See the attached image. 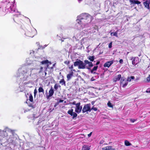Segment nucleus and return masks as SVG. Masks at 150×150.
<instances>
[{"mask_svg": "<svg viewBox=\"0 0 150 150\" xmlns=\"http://www.w3.org/2000/svg\"><path fill=\"white\" fill-rule=\"evenodd\" d=\"M92 17L87 13H82L77 17L76 21L77 23L82 25H85L88 22H90L92 20Z\"/></svg>", "mask_w": 150, "mask_h": 150, "instance_id": "f257e3e1", "label": "nucleus"}, {"mask_svg": "<svg viewBox=\"0 0 150 150\" xmlns=\"http://www.w3.org/2000/svg\"><path fill=\"white\" fill-rule=\"evenodd\" d=\"M84 63L80 60L77 59L76 61L74 62V65L76 67L78 66L79 69H84L86 68L89 69L91 67H93V65L92 62H89L87 60H85Z\"/></svg>", "mask_w": 150, "mask_h": 150, "instance_id": "f03ea898", "label": "nucleus"}, {"mask_svg": "<svg viewBox=\"0 0 150 150\" xmlns=\"http://www.w3.org/2000/svg\"><path fill=\"white\" fill-rule=\"evenodd\" d=\"M11 6L7 3L3 2L0 3V13L4 14V13H7L9 11Z\"/></svg>", "mask_w": 150, "mask_h": 150, "instance_id": "7ed1b4c3", "label": "nucleus"}, {"mask_svg": "<svg viewBox=\"0 0 150 150\" xmlns=\"http://www.w3.org/2000/svg\"><path fill=\"white\" fill-rule=\"evenodd\" d=\"M91 105L90 103L85 105L82 110V112L84 113L88 111L90 112L92 110H94V106L91 108Z\"/></svg>", "mask_w": 150, "mask_h": 150, "instance_id": "20e7f679", "label": "nucleus"}, {"mask_svg": "<svg viewBox=\"0 0 150 150\" xmlns=\"http://www.w3.org/2000/svg\"><path fill=\"white\" fill-rule=\"evenodd\" d=\"M21 16L19 14L13 15V19L14 21L17 23L19 24L21 22Z\"/></svg>", "mask_w": 150, "mask_h": 150, "instance_id": "39448f33", "label": "nucleus"}, {"mask_svg": "<svg viewBox=\"0 0 150 150\" xmlns=\"http://www.w3.org/2000/svg\"><path fill=\"white\" fill-rule=\"evenodd\" d=\"M81 103L80 102L76 103L75 108V111L78 113H80L81 111L82 107L80 106Z\"/></svg>", "mask_w": 150, "mask_h": 150, "instance_id": "423d86ee", "label": "nucleus"}, {"mask_svg": "<svg viewBox=\"0 0 150 150\" xmlns=\"http://www.w3.org/2000/svg\"><path fill=\"white\" fill-rule=\"evenodd\" d=\"M67 113L71 116H73V119H74L77 116V114L76 113L73 112V109L69 110L67 112Z\"/></svg>", "mask_w": 150, "mask_h": 150, "instance_id": "0eeeda50", "label": "nucleus"}, {"mask_svg": "<svg viewBox=\"0 0 150 150\" xmlns=\"http://www.w3.org/2000/svg\"><path fill=\"white\" fill-rule=\"evenodd\" d=\"M35 30H31L26 32V35L29 37H33L35 35Z\"/></svg>", "mask_w": 150, "mask_h": 150, "instance_id": "6e6552de", "label": "nucleus"}, {"mask_svg": "<svg viewBox=\"0 0 150 150\" xmlns=\"http://www.w3.org/2000/svg\"><path fill=\"white\" fill-rule=\"evenodd\" d=\"M130 59L132 60L133 65H135L139 62V58L138 57H132Z\"/></svg>", "mask_w": 150, "mask_h": 150, "instance_id": "1a4fd4ad", "label": "nucleus"}, {"mask_svg": "<svg viewBox=\"0 0 150 150\" xmlns=\"http://www.w3.org/2000/svg\"><path fill=\"white\" fill-rule=\"evenodd\" d=\"M43 68L42 67H40V70L38 72V74L40 75L43 77H45L47 74V73L45 71H43Z\"/></svg>", "mask_w": 150, "mask_h": 150, "instance_id": "9d476101", "label": "nucleus"}, {"mask_svg": "<svg viewBox=\"0 0 150 150\" xmlns=\"http://www.w3.org/2000/svg\"><path fill=\"white\" fill-rule=\"evenodd\" d=\"M128 83L127 81L124 78H122L120 81L121 85L123 87L126 86Z\"/></svg>", "mask_w": 150, "mask_h": 150, "instance_id": "9b49d317", "label": "nucleus"}, {"mask_svg": "<svg viewBox=\"0 0 150 150\" xmlns=\"http://www.w3.org/2000/svg\"><path fill=\"white\" fill-rule=\"evenodd\" d=\"M15 139L13 136H10L8 139H7V141L9 143L14 144H15Z\"/></svg>", "mask_w": 150, "mask_h": 150, "instance_id": "f8f14e48", "label": "nucleus"}, {"mask_svg": "<svg viewBox=\"0 0 150 150\" xmlns=\"http://www.w3.org/2000/svg\"><path fill=\"white\" fill-rule=\"evenodd\" d=\"M54 93V91L52 88V87L49 90V95H47L46 98L47 99H49L50 97L53 96Z\"/></svg>", "mask_w": 150, "mask_h": 150, "instance_id": "ddd939ff", "label": "nucleus"}, {"mask_svg": "<svg viewBox=\"0 0 150 150\" xmlns=\"http://www.w3.org/2000/svg\"><path fill=\"white\" fill-rule=\"evenodd\" d=\"M74 69H72L69 72V73L67 75V80H69L71 78V77L73 76V71H74Z\"/></svg>", "mask_w": 150, "mask_h": 150, "instance_id": "4468645a", "label": "nucleus"}, {"mask_svg": "<svg viewBox=\"0 0 150 150\" xmlns=\"http://www.w3.org/2000/svg\"><path fill=\"white\" fill-rule=\"evenodd\" d=\"M113 63L112 60L108 61L105 63L104 64V66L105 67L109 68Z\"/></svg>", "mask_w": 150, "mask_h": 150, "instance_id": "2eb2a0df", "label": "nucleus"}, {"mask_svg": "<svg viewBox=\"0 0 150 150\" xmlns=\"http://www.w3.org/2000/svg\"><path fill=\"white\" fill-rule=\"evenodd\" d=\"M102 150H114L115 149L112 146H107L102 148Z\"/></svg>", "mask_w": 150, "mask_h": 150, "instance_id": "dca6fc26", "label": "nucleus"}, {"mask_svg": "<svg viewBox=\"0 0 150 150\" xmlns=\"http://www.w3.org/2000/svg\"><path fill=\"white\" fill-rule=\"evenodd\" d=\"M144 5L145 7L148 9H149V1H147L144 2Z\"/></svg>", "mask_w": 150, "mask_h": 150, "instance_id": "f3484780", "label": "nucleus"}, {"mask_svg": "<svg viewBox=\"0 0 150 150\" xmlns=\"http://www.w3.org/2000/svg\"><path fill=\"white\" fill-rule=\"evenodd\" d=\"M121 77V75L120 74H119L115 77L114 79V81L115 82H116L117 81H119Z\"/></svg>", "mask_w": 150, "mask_h": 150, "instance_id": "a211bd4d", "label": "nucleus"}, {"mask_svg": "<svg viewBox=\"0 0 150 150\" xmlns=\"http://www.w3.org/2000/svg\"><path fill=\"white\" fill-rule=\"evenodd\" d=\"M90 149V146L86 145H84L82 148V150H89Z\"/></svg>", "mask_w": 150, "mask_h": 150, "instance_id": "6ab92c4d", "label": "nucleus"}, {"mask_svg": "<svg viewBox=\"0 0 150 150\" xmlns=\"http://www.w3.org/2000/svg\"><path fill=\"white\" fill-rule=\"evenodd\" d=\"M129 1L130 3L133 4H141L140 2L135 0H130Z\"/></svg>", "mask_w": 150, "mask_h": 150, "instance_id": "aec40b11", "label": "nucleus"}, {"mask_svg": "<svg viewBox=\"0 0 150 150\" xmlns=\"http://www.w3.org/2000/svg\"><path fill=\"white\" fill-rule=\"evenodd\" d=\"M59 83L61 84L62 85H64V86H65L66 85V82L64 80L62 79H61L59 82Z\"/></svg>", "mask_w": 150, "mask_h": 150, "instance_id": "412c9836", "label": "nucleus"}, {"mask_svg": "<svg viewBox=\"0 0 150 150\" xmlns=\"http://www.w3.org/2000/svg\"><path fill=\"white\" fill-rule=\"evenodd\" d=\"M38 92L39 93L42 92L43 93H44V90L43 88H42V85L41 87V86L38 89Z\"/></svg>", "mask_w": 150, "mask_h": 150, "instance_id": "4be33fe9", "label": "nucleus"}, {"mask_svg": "<svg viewBox=\"0 0 150 150\" xmlns=\"http://www.w3.org/2000/svg\"><path fill=\"white\" fill-rule=\"evenodd\" d=\"M1 134H2V136L3 137H7L8 136L7 133L6 131H2L1 132Z\"/></svg>", "mask_w": 150, "mask_h": 150, "instance_id": "5701e85b", "label": "nucleus"}, {"mask_svg": "<svg viewBox=\"0 0 150 150\" xmlns=\"http://www.w3.org/2000/svg\"><path fill=\"white\" fill-rule=\"evenodd\" d=\"M134 79V76H131L130 77H128L127 80V81L130 82L132 80Z\"/></svg>", "mask_w": 150, "mask_h": 150, "instance_id": "b1692460", "label": "nucleus"}, {"mask_svg": "<svg viewBox=\"0 0 150 150\" xmlns=\"http://www.w3.org/2000/svg\"><path fill=\"white\" fill-rule=\"evenodd\" d=\"M125 145L126 146H129L131 145V144L128 141L126 140L125 141Z\"/></svg>", "mask_w": 150, "mask_h": 150, "instance_id": "393cba45", "label": "nucleus"}, {"mask_svg": "<svg viewBox=\"0 0 150 150\" xmlns=\"http://www.w3.org/2000/svg\"><path fill=\"white\" fill-rule=\"evenodd\" d=\"M42 64H47L49 63V61L48 60H46L42 61L41 62Z\"/></svg>", "mask_w": 150, "mask_h": 150, "instance_id": "a878e982", "label": "nucleus"}, {"mask_svg": "<svg viewBox=\"0 0 150 150\" xmlns=\"http://www.w3.org/2000/svg\"><path fill=\"white\" fill-rule=\"evenodd\" d=\"M58 87L60 88L61 86L60 85H57V84H55L54 86V89L56 90H57Z\"/></svg>", "mask_w": 150, "mask_h": 150, "instance_id": "bb28decb", "label": "nucleus"}, {"mask_svg": "<svg viewBox=\"0 0 150 150\" xmlns=\"http://www.w3.org/2000/svg\"><path fill=\"white\" fill-rule=\"evenodd\" d=\"M29 100L31 102H33V98L32 95L31 94H30L29 97Z\"/></svg>", "mask_w": 150, "mask_h": 150, "instance_id": "cd10ccee", "label": "nucleus"}, {"mask_svg": "<svg viewBox=\"0 0 150 150\" xmlns=\"http://www.w3.org/2000/svg\"><path fill=\"white\" fill-rule=\"evenodd\" d=\"M88 58L91 61L93 62L94 61V56H89Z\"/></svg>", "mask_w": 150, "mask_h": 150, "instance_id": "c85d7f7f", "label": "nucleus"}, {"mask_svg": "<svg viewBox=\"0 0 150 150\" xmlns=\"http://www.w3.org/2000/svg\"><path fill=\"white\" fill-rule=\"evenodd\" d=\"M113 34V35L114 36H115L117 37H118L117 34V32H115V33H111L110 34L111 35H112V34Z\"/></svg>", "mask_w": 150, "mask_h": 150, "instance_id": "c756f323", "label": "nucleus"}, {"mask_svg": "<svg viewBox=\"0 0 150 150\" xmlns=\"http://www.w3.org/2000/svg\"><path fill=\"white\" fill-rule=\"evenodd\" d=\"M108 105L109 107H112V105L111 104V103L110 102H109L108 103Z\"/></svg>", "mask_w": 150, "mask_h": 150, "instance_id": "7c9ffc66", "label": "nucleus"}, {"mask_svg": "<svg viewBox=\"0 0 150 150\" xmlns=\"http://www.w3.org/2000/svg\"><path fill=\"white\" fill-rule=\"evenodd\" d=\"M69 68V69H71V70L72 69H73V64H72L71 66H70L69 65H68Z\"/></svg>", "mask_w": 150, "mask_h": 150, "instance_id": "2f4dec72", "label": "nucleus"}, {"mask_svg": "<svg viewBox=\"0 0 150 150\" xmlns=\"http://www.w3.org/2000/svg\"><path fill=\"white\" fill-rule=\"evenodd\" d=\"M112 42H110L109 44L108 47L109 48H111L112 47Z\"/></svg>", "mask_w": 150, "mask_h": 150, "instance_id": "473e14b6", "label": "nucleus"}, {"mask_svg": "<svg viewBox=\"0 0 150 150\" xmlns=\"http://www.w3.org/2000/svg\"><path fill=\"white\" fill-rule=\"evenodd\" d=\"M146 80L148 82L150 81V75H149L147 78Z\"/></svg>", "mask_w": 150, "mask_h": 150, "instance_id": "72a5a7b5", "label": "nucleus"}, {"mask_svg": "<svg viewBox=\"0 0 150 150\" xmlns=\"http://www.w3.org/2000/svg\"><path fill=\"white\" fill-rule=\"evenodd\" d=\"M37 93V91L36 89H35L34 90V96H35L36 94Z\"/></svg>", "mask_w": 150, "mask_h": 150, "instance_id": "f704fd0d", "label": "nucleus"}, {"mask_svg": "<svg viewBox=\"0 0 150 150\" xmlns=\"http://www.w3.org/2000/svg\"><path fill=\"white\" fill-rule=\"evenodd\" d=\"M130 121L132 122H134L136 121V120L134 119H130Z\"/></svg>", "mask_w": 150, "mask_h": 150, "instance_id": "c9c22d12", "label": "nucleus"}, {"mask_svg": "<svg viewBox=\"0 0 150 150\" xmlns=\"http://www.w3.org/2000/svg\"><path fill=\"white\" fill-rule=\"evenodd\" d=\"M69 63V61H66L64 62V63L68 65Z\"/></svg>", "mask_w": 150, "mask_h": 150, "instance_id": "e433bc0d", "label": "nucleus"}, {"mask_svg": "<svg viewBox=\"0 0 150 150\" xmlns=\"http://www.w3.org/2000/svg\"><path fill=\"white\" fill-rule=\"evenodd\" d=\"M63 101H64L63 100L60 99L57 102L59 103H62V102H63Z\"/></svg>", "mask_w": 150, "mask_h": 150, "instance_id": "4c0bfd02", "label": "nucleus"}, {"mask_svg": "<svg viewBox=\"0 0 150 150\" xmlns=\"http://www.w3.org/2000/svg\"><path fill=\"white\" fill-rule=\"evenodd\" d=\"M59 103L58 102H57L54 105V107H55L56 106H57V105H59Z\"/></svg>", "mask_w": 150, "mask_h": 150, "instance_id": "58836bf2", "label": "nucleus"}, {"mask_svg": "<svg viewBox=\"0 0 150 150\" xmlns=\"http://www.w3.org/2000/svg\"><path fill=\"white\" fill-rule=\"evenodd\" d=\"M123 60L122 59H120L119 61V62L121 64L123 63Z\"/></svg>", "mask_w": 150, "mask_h": 150, "instance_id": "ea45409f", "label": "nucleus"}, {"mask_svg": "<svg viewBox=\"0 0 150 150\" xmlns=\"http://www.w3.org/2000/svg\"><path fill=\"white\" fill-rule=\"evenodd\" d=\"M146 92L147 93H150V89H148L146 91Z\"/></svg>", "mask_w": 150, "mask_h": 150, "instance_id": "a19ab883", "label": "nucleus"}, {"mask_svg": "<svg viewBox=\"0 0 150 150\" xmlns=\"http://www.w3.org/2000/svg\"><path fill=\"white\" fill-rule=\"evenodd\" d=\"M71 104L73 105H76V102L75 101H74Z\"/></svg>", "mask_w": 150, "mask_h": 150, "instance_id": "79ce46f5", "label": "nucleus"}, {"mask_svg": "<svg viewBox=\"0 0 150 150\" xmlns=\"http://www.w3.org/2000/svg\"><path fill=\"white\" fill-rule=\"evenodd\" d=\"M92 132H91L90 134H88V137H90L91 136Z\"/></svg>", "mask_w": 150, "mask_h": 150, "instance_id": "37998d69", "label": "nucleus"}, {"mask_svg": "<svg viewBox=\"0 0 150 150\" xmlns=\"http://www.w3.org/2000/svg\"><path fill=\"white\" fill-rule=\"evenodd\" d=\"M97 67H98L97 66H94V71L96 70V69H97Z\"/></svg>", "mask_w": 150, "mask_h": 150, "instance_id": "c03bdc74", "label": "nucleus"}, {"mask_svg": "<svg viewBox=\"0 0 150 150\" xmlns=\"http://www.w3.org/2000/svg\"><path fill=\"white\" fill-rule=\"evenodd\" d=\"M33 118H36L37 117H35V115H36V114H33Z\"/></svg>", "mask_w": 150, "mask_h": 150, "instance_id": "a18cd8bd", "label": "nucleus"}, {"mask_svg": "<svg viewBox=\"0 0 150 150\" xmlns=\"http://www.w3.org/2000/svg\"><path fill=\"white\" fill-rule=\"evenodd\" d=\"M100 63V62L98 61L96 63V65H97L98 64H99Z\"/></svg>", "mask_w": 150, "mask_h": 150, "instance_id": "49530a36", "label": "nucleus"}, {"mask_svg": "<svg viewBox=\"0 0 150 150\" xmlns=\"http://www.w3.org/2000/svg\"><path fill=\"white\" fill-rule=\"evenodd\" d=\"M93 71H94V68H93L91 70V72L92 73Z\"/></svg>", "mask_w": 150, "mask_h": 150, "instance_id": "de8ad7c7", "label": "nucleus"}, {"mask_svg": "<svg viewBox=\"0 0 150 150\" xmlns=\"http://www.w3.org/2000/svg\"><path fill=\"white\" fill-rule=\"evenodd\" d=\"M91 81H94V78L93 77H92L91 79Z\"/></svg>", "mask_w": 150, "mask_h": 150, "instance_id": "09e8293b", "label": "nucleus"}, {"mask_svg": "<svg viewBox=\"0 0 150 150\" xmlns=\"http://www.w3.org/2000/svg\"><path fill=\"white\" fill-rule=\"evenodd\" d=\"M97 110V109L96 108H94V111H96Z\"/></svg>", "mask_w": 150, "mask_h": 150, "instance_id": "8fccbe9b", "label": "nucleus"}, {"mask_svg": "<svg viewBox=\"0 0 150 150\" xmlns=\"http://www.w3.org/2000/svg\"><path fill=\"white\" fill-rule=\"evenodd\" d=\"M93 102H92V104H93Z\"/></svg>", "mask_w": 150, "mask_h": 150, "instance_id": "3c124183", "label": "nucleus"}, {"mask_svg": "<svg viewBox=\"0 0 150 150\" xmlns=\"http://www.w3.org/2000/svg\"><path fill=\"white\" fill-rule=\"evenodd\" d=\"M29 106H30H30H32V105H29Z\"/></svg>", "mask_w": 150, "mask_h": 150, "instance_id": "603ef678", "label": "nucleus"}, {"mask_svg": "<svg viewBox=\"0 0 150 150\" xmlns=\"http://www.w3.org/2000/svg\"><path fill=\"white\" fill-rule=\"evenodd\" d=\"M94 75H95L96 74V73H95V72L94 73Z\"/></svg>", "mask_w": 150, "mask_h": 150, "instance_id": "864d4df0", "label": "nucleus"}]
</instances>
